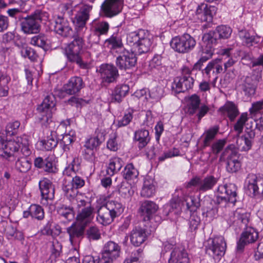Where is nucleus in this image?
<instances>
[{
  "label": "nucleus",
  "instance_id": "nucleus-1",
  "mask_svg": "<svg viewBox=\"0 0 263 263\" xmlns=\"http://www.w3.org/2000/svg\"><path fill=\"white\" fill-rule=\"evenodd\" d=\"M54 31L65 37L73 36V40L65 48V53L68 60L76 63L82 69L88 68L89 65L82 60L81 52L84 44L82 37L73 34L69 22L64 17L58 16L54 21Z\"/></svg>",
  "mask_w": 263,
  "mask_h": 263
},
{
  "label": "nucleus",
  "instance_id": "nucleus-2",
  "mask_svg": "<svg viewBox=\"0 0 263 263\" xmlns=\"http://www.w3.org/2000/svg\"><path fill=\"white\" fill-rule=\"evenodd\" d=\"M26 14L20 12L15 16H12L20 22L21 30L26 34L36 33L39 32L40 23L42 21H46L48 17V14L46 12L39 9L36 10L30 15Z\"/></svg>",
  "mask_w": 263,
  "mask_h": 263
},
{
  "label": "nucleus",
  "instance_id": "nucleus-3",
  "mask_svg": "<svg viewBox=\"0 0 263 263\" xmlns=\"http://www.w3.org/2000/svg\"><path fill=\"white\" fill-rule=\"evenodd\" d=\"M29 136L26 135L17 137L13 140H5L0 138V156L8 159L13 157L16 152L22 147V152L25 156L30 154L29 148Z\"/></svg>",
  "mask_w": 263,
  "mask_h": 263
},
{
  "label": "nucleus",
  "instance_id": "nucleus-4",
  "mask_svg": "<svg viewBox=\"0 0 263 263\" xmlns=\"http://www.w3.org/2000/svg\"><path fill=\"white\" fill-rule=\"evenodd\" d=\"M121 248L113 241L106 242L103 247L101 257H94L91 255L85 256L82 263H113L120 256Z\"/></svg>",
  "mask_w": 263,
  "mask_h": 263
},
{
  "label": "nucleus",
  "instance_id": "nucleus-5",
  "mask_svg": "<svg viewBox=\"0 0 263 263\" xmlns=\"http://www.w3.org/2000/svg\"><path fill=\"white\" fill-rule=\"evenodd\" d=\"M239 154L236 149L235 145H229L224 150L220 156V160L227 161L226 168L229 173H235L241 167L239 160Z\"/></svg>",
  "mask_w": 263,
  "mask_h": 263
},
{
  "label": "nucleus",
  "instance_id": "nucleus-6",
  "mask_svg": "<svg viewBox=\"0 0 263 263\" xmlns=\"http://www.w3.org/2000/svg\"><path fill=\"white\" fill-rule=\"evenodd\" d=\"M237 187L233 183L219 185L217 189L218 195L217 202L218 204L230 202L234 204L236 202Z\"/></svg>",
  "mask_w": 263,
  "mask_h": 263
},
{
  "label": "nucleus",
  "instance_id": "nucleus-7",
  "mask_svg": "<svg viewBox=\"0 0 263 263\" xmlns=\"http://www.w3.org/2000/svg\"><path fill=\"white\" fill-rule=\"evenodd\" d=\"M195 40L189 34L180 37H175L171 42L172 48L179 53H187L193 49L196 45Z\"/></svg>",
  "mask_w": 263,
  "mask_h": 263
},
{
  "label": "nucleus",
  "instance_id": "nucleus-8",
  "mask_svg": "<svg viewBox=\"0 0 263 263\" xmlns=\"http://www.w3.org/2000/svg\"><path fill=\"white\" fill-rule=\"evenodd\" d=\"M55 105V99L52 94L47 96L42 103L37 107L40 114L39 117L42 124H46L51 121L52 110Z\"/></svg>",
  "mask_w": 263,
  "mask_h": 263
},
{
  "label": "nucleus",
  "instance_id": "nucleus-9",
  "mask_svg": "<svg viewBox=\"0 0 263 263\" xmlns=\"http://www.w3.org/2000/svg\"><path fill=\"white\" fill-rule=\"evenodd\" d=\"M227 248L224 238L221 236L214 237L208 240L205 252L209 255L221 257L224 255Z\"/></svg>",
  "mask_w": 263,
  "mask_h": 263
},
{
  "label": "nucleus",
  "instance_id": "nucleus-10",
  "mask_svg": "<svg viewBox=\"0 0 263 263\" xmlns=\"http://www.w3.org/2000/svg\"><path fill=\"white\" fill-rule=\"evenodd\" d=\"M218 179V178L213 175H207L202 179L196 177L191 179L186 187L189 188L192 186H196L198 191L204 192L212 190L217 184Z\"/></svg>",
  "mask_w": 263,
  "mask_h": 263
},
{
  "label": "nucleus",
  "instance_id": "nucleus-11",
  "mask_svg": "<svg viewBox=\"0 0 263 263\" xmlns=\"http://www.w3.org/2000/svg\"><path fill=\"white\" fill-rule=\"evenodd\" d=\"M245 185L247 190L250 195L263 196V178L257 176L254 174L248 175L245 180Z\"/></svg>",
  "mask_w": 263,
  "mask_h": 263
},
{
  "label": "nucleus",
  "instance_id": "nucleus-12",
  "mask_svg": "<svg viewBox=\"0 0 263 263\" xmlns=\"http://www.w3.org/2000/svg\"><path fill=\"white\" fill-rule=\"evenodd\" d=\"M261 79V76L258 74H252L243 78L240 86L246 96L251 97L255 94L258 82Z\"/></svg>",
  "mask_w": 263,
  "mask_h": 263
},
{
  "label": "nucleus",
  "instance_id": "nucleus-13",
  "mask_svg": "<svg viewBox=\"0 0 263 263\" xmlns=\"http://www.w3.org/2000/svg\"><path fill=\"white\" fill-rule=\"evenodd\" d=\"M137 59L136 54L124 49L116 59V64L121 70H126L134 67L137 63Z\"/></svg>",
  "mask_w": 263,
  "mask_h": 263
},
{
  "label": "nucleus",
  "instance_id": "nucleus-14",
  "mask_svg": "<svg viewBox=\"0 0 263 263\" xmlns=\"http://www.w3.org/2000/svg\"><path fill=\"white\" fill-rule=\"evenodd\" d=\"M39 188L41 192V203L47 205L49 201H52L54 197V187L52 182L47 178L39 182Z\"/></svg>",
  "mask_w": 263,
  "mask_h": 263
},
{
  "label": "nucleus",
  "instance_id": "nucleus-15",
  "mask_svg": "<svg viewBox=\"0 0 263 263\" xmlns=\"http://www.w3.org/2000/svg\"><path fill=\"white\" fill-rule=\"evenodd\" d=\"M258 238V234L256 230L252 227L245 228L241 233L240 238L237 243V250L242 252L246 245L253 243Z\"/></svg>",
  "mask_w": 263,
  "mask_h": 263
},
{
  "label": "nucleus",
  "instance_id": "nucleus-16",
  "mask_svg": "<svg viewBox=\"0 0 263 263\" xmlns=\"http://www.w3.org/2000/svg\"><path fill=\"white\" fill-rule=\"evenodd\" d=\"M123 4V0H105L101 9L106 16L111 17L121 12Z\"/></svg>",
  "mask_w": 263,
  "mask_h": 263
},
{
  "label": "nucleus",
  "instance_id": "nucleus-17",
  "mask_svg": "<svg viewBox=\"0 0 263 263\" xmlns=\"http://www.w3.org/2000/svg\"><path fill=\"white\" fill-rule=\"evenodd\" d=\"M97 71L100 73L103 81L107 83L114 82L119 77L118 70L113 65L102 64Z\"/></svg>",
  "mask_w": 263,
  "mask_h": 263
},
{
  "label": "nucleus",
  "instance_id": "nucleus-18",
  "mask_svg": "<svg viewBox=\"0 0 263 263\" xmlns=\"http://www.w3.org/2000/svg\"><path fill=\"white\" fill-rule=\"evenodd\" d=\"M86 227L76 222L66 228V232L69 235V241L71 245L76 244L84 237Z\"/></svg>",
  "mask_w": 263,
  "mask_h": 263
},
{
  "label": "nucleus",
  "instance_id": "nucleus-19",
  "mask_svg": "<svg viewBox=\"0 0 263 263\" xmlns=\"http://www.w3.org/2000/svg\"><path fill=\"white\" fill-rule=\"evenodd\" d=\"M194 83L193 77H178L174 79L172 88L176 93L184 92L192 88Z\"/></svg>",
  "mask_w": 263,
  "mask_h": 263
},
{
  "label": "nucleus",
  "instance_id": "nucleus-20",
  "mask_svg": "<svg viewBox=\"0 0 263 263\" xmlns=\"http://www.w3.org/2000/svg\"><path fill=\"white\" fill-rule=\"evenodd\" d=\"M216 12V8L214 6H208L202 4L198 7L196 11L197 18L201 22H211L213 17Z\"/></svg>",
  "mask_w": 263,
  "mask_h": 263
},
{
  "label": "nucleus",
  "instance_id": "nucleus-21",
  "mask_svg": "<svg viewBox=\"0 0 263 263\" xmlns=\"http://www.w3.org/2000/svg\"><path fill=\"white\" fill-rule=\"evenodd\" d=\"M92 10V6L88 5H82L77 13L73 23L76 27L83 28L85 26L86 22L89 18V13Z\"/></svg>",
  "mask_w": 263,
  "mask_h": 263
},
{
  "label": "nucleus",
  "instance_id": "nucleus-22",
  "mask_svg": "<svg viewBox=\"0 0 263 263\" xmlns=\"http://www.w3.org/2000/svg\"><path fill=\"white\" fill-rule=\"evenodd\" d=\"M84 86V83L81 77H73L64 86L63 90L67 94L72 95L79 92Z\"/></svg>",
  "mask_w": 263,
  "mask_h": 263
},
{
  "label": "nucleus",
  "instance_id": "nucleus-23",
  "mask_svg": "<svg viewBox=\"0 0 263 263\" xmlns=\"http://www.w3.org/2000/svg\"><path fill=\"white\" fill-rule=\"evenodd\" d=\"M223 62L220 59L212 60L208 63L206 67L202 70V73L208 78H217L218 73L223 72Z\"/></svg>",
  "mask_w": 263,
  "mask_h": 263
},
{
  "label": "nucleus",
  "instance_id": "nucleus-24",
  "mask_svg": "<svg viewBox=\"0 0 263 263\" xmlns=\"http://www.w3.org/2000/svg\"><path fill=\"white\" fill-rule=\"evenodd\" d=\"M85 183V180L82 177L76 175L73 177L70 184L63 186V190L67 196L73 197L75 195V190L82 187Z\"/></svg>",
  "mask_w": 263,
  "mask_h": 263
},
{
  "label": "nucleus",
  "instance_id": "nucleus-25",
  "mask_svg": "<svg viewBox=\"0 0 263 263\" xmlns=\"http://www.w3.org/2000/svg\"><path fill=\"white\" fill-rule=\"evenodd\" d=\"M97 214V221L103 226L110 224L116 218L103 204L98 208Z\"/></svg>",
  "mask_w": 263,
  "mask_h": 263
},
{
  "label": "nucleus",
  "instance_id": "nucleus-26",
  "mask_svg": "<svg viewBox=\"0 0 263 263\" xmlns=\"http://www.w3.org/2000/svg\"><path fill=\"white\" fill-rule=\"evenodd\" d=\"M93 210L91 205H88L86 209H80L77 212L76 222L86 227L93 218Z\"/></svg>",
  "mask_w": 263,
  "mask_h": 263
},
{
  "label": "nucleus",
  "instance_id": "nucleus-27",
  "mask_svg": "<svg viewBox=\"0 0 263 263\" xmlns=\"http://www.w3.org/2000/svg\"><path fill=\"white\" fill-rule=\"evenodd\" d=\"M147 236L148 234L145 229L136 227L130 232V242L134 246L138 247L146 240Z\"/></svg>",
  "mask_w": 263,
  "mask_h": 263
},
{
  "label": "nucleus",
  "instance_id": "nucleus-28",
  "mask_svg": "<svg viewBox=\"0 0 263 263\" xmlns=\"http://www.w3.org/2000/svg\"><path fill=\"white\" fill-rule=\"evenodd\" d=\"M186 251L181 248H175L172 251L168 263H189Z\"/></svg>",
  "mask_w": 263,
  "mask_h": 263
},
{
  "label": "nucleus",
  "instance_id": "nucleus-29",
  "mask_svg": "<svg viewBox=\"0 0 263 263\" xmlns=\"http://www.w3.org/2000/svg\"><path fill=\"white\" fill-rule=\"evenodd\" d=\"M143 36L135 48V50L139 54L148 52L152 44V37L148 31L145 30Z\"/></svg>",
  "mask_w": 263,
  "mask_h": 263
},
{
  "label": "nucleus",
  "instance_id": "nucleus-30",
  "mask_svg": "<svg viewBox=\"0 0 263 263\" xmlns=\"http://www.w3.org/2000/svg\"><path fill=\"white\" fill-rule=\"evenodd\" d=\"M232 215L230 218V222L236 221L237 223H240V227L245 228L249 223L250 215L242 209L236 210Z\"/></svg>",
  "mask_w": 263,
  "mask_h": 263
},
{
  "label": "nucleus",
  "instance_id": "nucleus-31",
  "mask_svg": "<svg viewBox=\"0 0 263 263\" xmlns=\"http://www.w3.org/2000/svg\"><path fill=\"white\" fill-rule=\"evenodd\" d=\"M222 114L227 116L231 121H233L239 114V110L236 105L232 102H227L219 108Z\"/></svg>",
  "mask_w": 263,
  "mask_h": 263
},
{
  "label": "nucleus",
  "instance_id": "nucleus-32",
  "mask_svg": "<svg viewBox=\"0 0 263 263\" xmlns=\"http://www.w3.org/2000/svg\"><path fill=\"white\" fill-rule=\"evenodd\" d=\"M129 87L126 84L117 85L111 93V101L112 102L120 103L128 93Z\"/></svg>",
  "mask_w": 263,
  "mask_h": 263
},
{
  "label": "nucleus",
  "instance_id": "nucleus-33",
  "mask_svg": "<svg viewBox=\"0 0 263 263\" xmlns=\"http://www.w3.org/2000/svg\"><path fill=\"white\" fill-rule=\"evenodd\" d=\"M158 209V205L154 201L145 200L141 202L140 207V211L142 214L145 215L149 220L150 217L155 214Z\"/></svg>",
  "mask_w": 263,
  "mask_h": 263
},
{
  "label": "nucleus",
  "instance_id": "nucleus-34",
  "mask_svg": "<svg viewBox=\"0 0 263 263\" xmlns=\"http://www.w3.org/2000/svg\"><path fill=\"white\" fill-rule=\"evenodd\" d=\"M134 139L138 142V146L139 149L144 148L151 139L148 130L141 129L136 131L134 134Z\"/></svg>",
  "mask_w": 263,
  "mask_h": 263
},
{
  "label": "nucleus",
  "instance_id": "nucleus-35",
  "mask_svg": "<svg viewBox=\"0 0 263 263\" xmlns=\"http://www.w3.org/2000/svg\"><path fill=\"white\" fill-rule=\"evenodd\" d=\"M123 161L119 157H113L109 159L106 173L109 176H112L117 173L122 167Z\"/></svg>",
  "mask_w": 263,
  "mask_h": 263
},
{
  "label": "nucleus",
  "instance_id": "nucleus-36",
  "mask_svg": "<svg viewBox=\"0 0 263 263\" xmlns=\"http://www.w3.org/2000/svg\"><path fill=\"white\" fill-rule=\"evenodd\" d=\"M238 35L243 43L247 46H252L253 44H257L259 42V36L254 35L246 29H241L238 32Z\"/></svg>",
  "mask_w": 263,
  "mask_h": 263
},
{
  "label": "nucleus",
  "instance_id": "nucleus-37",
  "mask_svg": "<svg viewBox=\"0 0 263 263\" xmlns=\"http://www.w3.org/2000/svg\"><path fill=\"white\" fill-rule=\"evenodd\" d=\"M11 78L5 70H0V97H5L8 94V84Z\"/></svg>",
  "mask_w": 263,
  "mask_h": 263
},
{
  "label": "nucleus",
  "instance_id": "nucleus-38",
  "mask_svg": "<svg viewBox=\"0 0 263 263\" xmlns=\"http://www.w3.org/2000/svg\"><path fill=\"white\" fill-rule=\"evenodd\" d=\"M107 47L110 49H121L123 48V44L120 35L117 33H114L110 37L106 39L104 42Z\"/></svg>",
  "mask_w": 263,
  "mask_h": 263
},
{
  "label": "nucleus",
  "instance_id": "nucleus-39",
  "mask_svg": "<svg viewBox=\"0 0 263 263\" xmlns=\"http://www.w3.org/2000/svg\"><path fill=\"white\" fill-rule=\"evenodd\" d=\"M109 28V24L105 21H95L92 24L91 29L98 36L107 34Z\"/></svg>",
  "mask_w": 263,
  "mask_h": 263
},
{
  "label": "nucleus",
  "instance_id": "nucleus-40",
  "mask_svg": "<svg viewBox=\"0 0 263 263\" xmlns=\"http://www.w3.org/2000/svg\"><path fill=\"white\" fill-rule=\"evenodd\" d=\"M103 204L115 217H119L123 211L122 204L117 201L109 200L104 203Z\"/></svg>",
  "mask_w": 263,
  "mask_h": 263
},
{
  "label": "nucleus",
  "instance_id": "nucleus-41",
  "mask_svg": "<svg viewBox=\"0 0 263 263\" xmlns=\"http://www.w3.org/2000/svg\"><path fill=\"white\" fill-rule=\"evenodd\" d=\"M155 192V185L154 181L151 179H146L141 191V195L144 197H151Z\"/></svg>",
  "mask_w": 263,
  "mask_h": 263
},
{
  "label": "nucleus",
  "instance_id": "nucleus-42",
  "mask_svg": "<svg viewBox=\"0 0 263 263\" xmlns=\"http://www.w3.org/2000/svg\"><path fill=\"white\" fill-rule=\"evenodd\" d=\"M73 209V206L62 204L58 208V212L61 216L70 221L74 217Z\"/></svg>",
  "mask_w": 263,
  "mask_h": 263
},
{
  "label": "nucleus",
  "instance_id": "nucleus-43",
  "mask_svg": "<svg viewBox=\"0 0 263 263\" xmlns=\"http://www.w3.org/2000/svg\"><path fill=\"white\" fill-rule=\"evenodd\" d=\"M219 129L218 125H215L206 130L204 134L203 145L209 146L215 138Z\"/></svg>",
  "mask_w": 263,
  "mask_h": 263
},
{
  "label": "nucleus",
  "instance_id": "nucleus-44",
  "mask_svg": "<svg viewBox=\"0 0 263 263\" xmlns=\"http://www.w3.org/2000/svg\"><path fill=\"white\" fill-rule=\"evenodd\" d=\"M80 168V163L78 158H74L71 163L67 166L63 171V174L65 176L71 177L73 178L76 175V172Z\"/></svg>",
  "mask_w": 263,
  "mask_h": 263
},
{
  "label": "nucleus",
  "instance_id": "nucleus-45",
  "mask_svg": "<svg viewBox=\"0 0 263 263\" xmlns=\"http://www.w3.org/2000/svg\"><path fill=\"white\" fill-rule=\"evenodd\" d=\"M139 175L138 170L132 163L127 164L123 172V176L127 180H133L137 178Z\"/></svg>",
  "mask_w": 263,
  "mask_h": 263
},
{
  "label": "nucleus",
  "instance_id": "nucleus-46",
  "mask_svg": "<svg viewBox=\"0 0 263 263\" xmlns=\"http://www.w3.org/2000/svg\"><path fill=\"white\" fill-rule=\"evenodd\" d=\"M85 236L90 241L98 240L101 238V232L97 226H92L89 227L85 230Z\"/></svg>",
  "mask_w": 263,
  "mask_h": 263
},
{
  "label": "nucleus",
  "instance_id": "nucleus-47",
  "mask_svg": "<svg viewBox=\"0 0 263 263\" xmlns=\"http://www.w3.org/2000/svg\"><path fill=\"white\" fill-rule=\"evenodd\" d=\"M144 30H139L138 31L132 32L128 34L127 42L130 45L134 46L135 49L139 42L140 39L144 35Z\"/></svg>",
  "mask_w": 263,
  "mask_h": 263
},
{
  "label": "nucleus",
  "instance_id": "nucleus-48",
  "mask_svg": "<svg viewBox=\"0 0 263 263\" xmlns=\"http://www.w3.org/2000/svg\"><path fill=\"white\" fill-rule=\"evenodd\" d=\"M54 136H55V133L51 132V137H48L46 140L41 141L40 143L43 149L45 151H51L57 146L58 141L54 138Z\"/></svg>",
  "mask_w": 263,
  "mask_h": 263
},
{
  "label": "nucleus",
  "instance_id": "nucleus-49",
  "mask_svg": "<svg viewBox=\"0 0 263 263\" xmlns=\"http://www.w3.org/2000/svg\"><path fill=\"white\" fill-rule=\"evenodd\" d=\"M75 132L70 130L68 133H65L61 141L63 144V149L64 151H69L70 144L74 141L75 139Z\"/></svg>",
  "mask_w": 263,
  "mask_h": 263
},
{
  "label": "nucleus",
  "instance_id": "nucleus-50",
  "mask_svg": "<svg viewBox=\"0 0 263 263\" xmlns=\"http://www.w3.org/2000/svg\"><path fill=\"white\" fill-rule=\"evenodd\" d=\"M218 37L215 31H209L204 34L202 41L210 48H213L214 45L217 43Z\"/></svg>",
  "mask_w": 263,
  "mask_h": 263
},
{
  "label": "nucleus",
  "instance_id": "nucleus-51",
  "mask_svg": "<svg viewBox=\"0 0 263 263\" xmlns=\"http://www.w3.org/2000/svg\"><path fill=\"white\" fill-rule=\"evenodd\" d=\"M31 164L26 158H21L15 162L16 169L21 173H26L30 170Z\"/></svg>",
  "mask_w": 263,
  "mask_h": 263
},
{
  "label": "nucleus",
  "instance_id": "nucleus-52",
  "mask_svg": "<svg viewBox=\"0 0 263 263\" xmlns=\"http://www.w3.org/2000/svg\"><path fill=\"white\" fill-rule=\"evenodd\" d=\"M248 119V113L243 112L240 115L236 123L234 124V129L237 132L238 136L242 132L244 125Z\"/></svg>",
  "mask_w": 263,
  "mask_h": 263
},
{
  "label": "nucleus",
  "instance_id": "nucleus-53",
  "mask_svg": "<svg viewBox=\"0 0 263 263\" xmlns=\"http://www.w3.org/2000/svg\"><path fill=\"white\" fill-rule=\"evenodd\" d=\"M30 213L32 218L41 220L44 218V212L41 206L38 204H31L30 206Z\"/></svg>",
  "mask_w": 263,
  "mask_h": 263
},
{
  "label": "nucleus",
  "instance_id": "nucleus-54",
  "mask_svg": "<svg viewBox=\"0 0 263 263\" xmlns=\"http://www.w3.org/2000/svg\"><path fill=\"white\" fill-rule=\"evenodd\" d=\"M183 202L185 203L186 209L190 212L195 211L200 206L198 200L192 196L186 197Z\"/></svg>",
  "mask_w": 263,
  "mask_h": 263
},
{
  "label": "nucleus",
  "instance_id": "nucleus-55",
  "mask_svg": "<svg viewBox=\"0 0 263 263\" xmlns=\"http://www.w3.org/2000/svg\"><path fill=\"white\" fill-rule=\"evenodd\" d=\"M21 54L24 58H27L32 61L36 60L38 58V55L35 50L28 46H23L22 47Z\"/></svg>",
  "mask_w": 263,
  "mask_h": 263
},
{
  "label": "nucleus",
  "instance_id": "nucleus-56",
  "mask_svg": "<svg viewBox=\"0 0 263 263\" xmlns=\"http://www.w3.org/2000/svg\"><path fill=\"white\" fill-rule=\"evenodd\" d=\"M217 34L218 39H228L232 33V29L230 27L224 25L218 26L215 31Z\"/></svg>",
  "mask_w": 263,
  "mask_h": 263
},
{
  "label": "nucleus",
  "instance_id": "nucleus-57",
  "mask_svg": "<svg viewBox=\"0 0 263 263\" xmlns=\"http://www.w3.org/2000/svg\"><path fill=\"white\" fill-rule=\"evenodd\" d=\"M47 37L42 34L33 36L31 39L30 44L44 49L46 45Z\"/></svg>",
  "mask_w": 263,
  "mask_h": 263
},
{
  "label": "nucleus",
  "instance_id": "nucleus-58",
  "mask_svg": "<svg viewBox=\"0 0 263 263\" xmlns=\"http://www.w3.org/2000/svg\"><path fill=\"white\" fill-rule=\"evenodd\" d=\"M200 100L199 97L196 95H192L190 98V102L189 105V112L190 114L193 115L196 113L199 108Z\"/></svg>",
  "mask_w": 263,
  "mask_h": 263
},
{
  "label": "nucleus",
  "instance_id": "nucleus-59",
  "mask_svg": "<svg viewBox=\"0 0 263 263\" xmlns=\"http://www.w3.org/2000/svg\"><path fill=\"white\" fill-rule=\"evenodd\" d=\"M72 204L74 206V208L76 209L77 212L80 211V209H86L88 205H91L90 203L87 202L80 196L72 198Z\"/></svg>",
  "mask_w": 263,
  "mask_h": 263
},
{
  "label": "nucleus",
  "instance_id": "nucleus-60",
  "mask_svg": "<svg viewBox=\"0 0 263 263\" xmlns=\"http://www.w3.org/2000/svg\"><path fill=\"white\" fill-rule=\"evenodd\" d=\"M237 143L241 149V151L246 152L251 148L253 142L242 135L238 138Z\"/></svg>",
  "mask_w": 263,
  "mask_h": 263
},
{
  "label": "nucleus",
  "instance_id": "nucleus-61",
  "mask_svg": "<svg viewBox=\"0 0 263 263\" xmlns=\"http://www.w3.org/2000/svg\"><path fill=\"white\" fill-rule=\"evenodd\" d=\"M54 165L53 157L49 156L43 159V167L41 168H43L45 171L49 173H54L56 170Z\"/></svg>",
  "mask_w": 263,
  "mask_h": 263
},
{
  "label": "nucleus",
  "instance_id": "nucleus-62",
  "mask_svg": "<svg viewBox=\"0 0 263 263\" xmlns=\"http://www.w3.org/2000/svg\"><path fill=\"white\" fill-rule=\"evenodd\" d=\"M133 118V111H128L125 112L123 117L118 121L117 126L118 127H124L128 125Z\"/></svg>",
  "mask_w": 263,
  "mask_h": 263
},
{
  "label": "nucleus",
  "instance_id": "nucleus-63",
  "mask_svg": "<svg viewBox=\"0 0 263 263\" xmlns=\"http://www.w3.org/2000/svg\"><path fill=\"white\" fill-rule=\"evenodd\" d=\"M226 140L219 139L213 142L211 145V151L214 155L219 154L226 144Z\"/></svg>",
  "mask_w": 263,
  "mask_h": 263
},
{
  "label": "nucleus",
  "instance_id": "nucleus-64",
  "mask_svg": "<svg viewBox=\"0 0 263 263\" xmlns=\"http://www.w3.org/2000/svg\"><path fill=\"white\" fill-rule=\"evenodd\" d=\"M119 192L120 195L125 198H130L134 193V191L129 184H122L119 189Z\"/></svg>",
  "mask_w": 263,
  "mask_h": 263
}]
</instances>
